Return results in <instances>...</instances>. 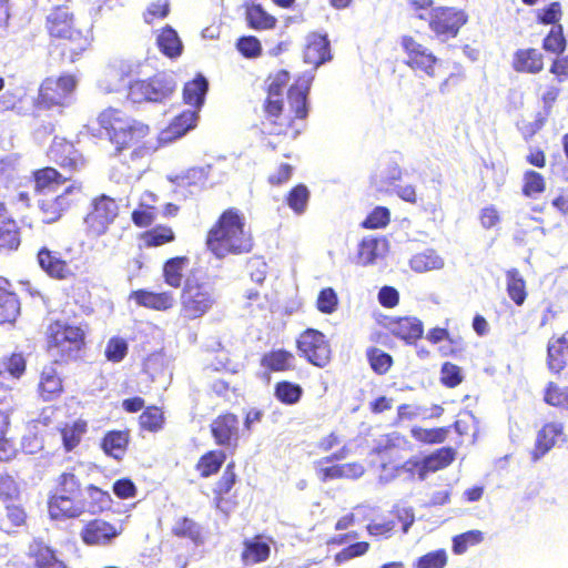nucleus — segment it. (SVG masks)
Segmentation results:
<instances>
[{
	"label": "nucleus",
	"mask_w": 568,
	"mask_h": 568,
	"mask_svg": "<svg viewBox=\"0 0 568 568\" xmlns=\"http://www.w3.org/2000/svg\"><path fill=\"white\" fill-rule=\"evenodd\" d=\"M113 499L108 490L94 484L83 486L75 468L59 474L48 495V513L52 520L77 519L84 514L100 515L111 509Z\"/></svg>",
	"instance_id": "obj_1"
},
{
	"label": "nucleus",
	"mask_w": 568,
	"mask_h": 568,
	"mask_svg": "<svg viewBox=\"0 0 568 568\" xmlns=\"http://www.w3.org/2000/svg\"><path fill=\"white\" fill-rule=\"evenodd\" d=\"M310 91V81L297 79L287 91L290 112L294 116L283 114V98L266 97L263 103L264 116L272 125L265 139V145L272 151L278 149L284 140H294L301 133L298 122L304 121L308 114L307 94Z\"/></svg>",
	"instance_id": "obj_2"
},
{
	"label": "nucleus",
	"mask_w": 568,
	"mask_h": 568,
	"mask_svg": "<svg viewBox=\"0 0 568 568\" xmlns=\"http://www.w3.org/2000/svg\"><path fill=\"white\" fill-rule=\"evenodd\" d=\"M204 244L217 260L250 253L254 240L244 212L235 206L224 209L207 229Z\"/></svg>",
	"instance_id": "obj_3"
},
{
	"label": "nucleus",
	"mask_w": 568,
	"mask_h": 568,
	"mask_svg": "<svg viewBox=\"0 0 568 568\" xmlns=\"http://www.w3.org/2000/svg\"><path fill=\"white\" fill-rule=\"evenodd\" d=\"M97 122L100 131L113 145L115 155L130 150L131 158L138 159L144 156L151 149L149 124L131 118L121 109L105 108L98 114Z\"/></svg>",
	"instance_id": "obj_4"
},
{
	"label": "nucleus",
	"mask_w": 568,
	"mask_h": 568,
	"mask_svg": "<svg viewBox=\"0 0 568 568\" xmlns=\"http://www.w3.org/2000/svg\"><path fill=\"white\" fill-rule=\"evenodd\" d=\"M50 39L58 41L62 61L74 62L90 47V39L67 6H57L45 18Z\"/></svg>",
	"instance_id": "obj_5"
},
{
	"label": "nucleus",
	"mask_w": 568,
	"mask_h": 568,
	"mask_svg": "<svg viewBox=\"0 0 568 568\" xmlns=\"http://www.w3.org/2000/svg\"><path fill=\"white\" fill-rule=\"evenodd\" d=\"M399 43L405 54L404 64L415 74L433 83L442 75L443 61L433 50L418 41L414 36H402ZM432 91L433 89L428 83L420 82V87L418 88L420 94L429 95Z\"/></svg>",
	"instance_id": "obj_6"
},
{
	"label": "nucleus",
	"mask_w": 568,
	"mask_h": 568,
	"mask_svg": "<svg viewBox=\"0 0 568 568\" xmlns=\"http://www.w3.org/2000/svg\"><path fill=\"white\" fill-rule=\"evenodd\" d=\"M217 301L219 294L213 283L189 277L180 292L179 316L185 322L201 320L212 312Z\"/></svg>",
	"instance_id": "obj_7"
},
{
	"label": "nucleus",
	"mask_w": 568,
	"mask_h": 568,
	"mask_svg": "<svg viewBox=\"0 0 568 568\" xmlns=\"http://www.w3.org/2000/svg\"><path fill=\"white\" fill-rule=\"evenodd\" d=\"M85 345V333L77 325L60 320L52 321L45 331V348L57 357V362L67 363L78 356Z\"/></svg>",
	"instance_id": "obj_8"
},
{
	"label": "nucleus",
	"mask_w": 568,
	"mask_h": 568,
	"mask_svg": "<svg viewBox=\"0 0 568 568\" xmlns=\"http://www.w3.org/2000/svg\"><path fill=\"white\" fill-rule=\"evenodd\" d=\"M120 215L118 201L106 194L92 197L89 210L83 217V230L88 237L98 239L105 235Z\"/></svg>",
	"instance_id": "obj_9"
},
{
	"label": "nucleus",
	"mask_w": 568,
	"mask_h": 568,
	"mask_svg": "<svg viewBox=\"0 0 568 568\" xmlns=\"http://www.w3.org/2000/svg\"><path fill=\"white\" fill-rule=\"evenodd\" d=\"M175 89L174 78L168 72L160 71L148 79L132 81L128 87V98L133 103L163 102Z\"/></svg>",
	"instance_id": "obj_10"
},
{
	"label": "nucleus",
	"mask_w": 568,
	"mask_h": 568,
	"mask_svg": "<svg viewBox=\"0 0 568 568\" xmlns=\"http://www.w3.org/2000/svg\"><path fill=\"white\" fill-rule=\"evenodd\" d=\"M295 346L300 357L308 364L325 368L333 359V348L327 336L316 328H305L295 341Z\"/></svg>",
	"instance_id": "obj_11"
},
{
	"label": "nucleus",
	"mask_w": 568,
	"mask_h": 568,
	"mask_svg": "<svg viewBox=\"0 0 568 568\" xmlns=\"http://www.w3.org/2000/svg\"><path fill=\"white\" fill-rule=\"evenodd\" d=\"M467 22V12L452 6L432 8L427 19L429 30L442 42L456 38Z\"/></svg>",
	"instance_id": "obj_12"
},
{
	"label": "nucleus",
	"mask_w": 568,
	"mask_h": 568,
	"mask_svg": "<svg viewBox=\"0 0 568 568\" xmlns=\"http://www.w3.org/2000/svg\"><path fill=\"white\" fill-rule=\"evenodd\" d=\"M75 87L77 79L73 74L63 73L59 77H48L40 84L36 106L44 110L62 108L67 105Z\"/></svg>",
	"instance_id": "obj_13"
},
{
	"label": "nucleus",
	"mask_w": 568,
	"mask_h": 568,
	"mask_svg": "<svg viewBox=\"0 0 568 568\" xmlns=\"http://www.w3.org/2000/svg\"><path fill=\"white\" fill-rule=\"evenodd\" d=\"M47 156L61 170L72 174L80 172L87 164L83 154L72 141L62 136H54L48 148Z\"/></svg>",
	"instance_id": "obj_14"
},
{
	"label": "nucleus",
	"mask_w": 568,
	"mask_h": 568,
	"mask_svg": "<svg viewBox=\"0 0 568 568\" xmlns=\"http://www.w3.org/2000/svg\"><path fill=\"white\" fill-rule=\"evenodd\" d=\"M82 190V183L74 182L67 186L60 194L41 200L39 202V210L43 222L50 224L59 221L67 211L79 202Z\"/></svg>",
	"instance_id": "obj_15"
},
{
	"label": "nucleus",
	"mask_w": 568,
	"mask_h": 568,
	"mask_svg": "<svg viewBox=\"0 0 568 568\" xmlns=\"http://www.w3.org/2000/svg\"><path fill=\"white\" fill-rule=\"evenodd\" d=\"M237 481L236 465L235 462L231 460L224 467L222 475L215 481L212 489L213 504L216 509L229 513L236 507L237 501L234 489Z\"/></svg>",
	"instance_id": "obj_16"
},
{
	"label": "nucleus",
	"mask_w": 568,
	"mask_h": 568,
	"mask_svg": "<svg viewBox=\"0 0 568 568\" xmlns=\"http://www.w3.org/2000/svg\"><path fill=\"white\" fill-rule=\"evenodd\" d=\"M122 534V527L103 518L95 517L83 524L81 541L89 547L108 546Z\"/></svg>",
	"instance_id": "obj_17"
},
{
	"label": "nucleus",
	"mask_w": 568,
	"mask_h": 568,
	"mask_svg": "<svg viewBox=\"0 0 568 568\" xmlns=\"http://www.w3.org/2000/svg\"><path fill=\"white\" fill-rule=\"evenodd\" d=\"M211 436L217 446L235 450L240 440L239 417L231 412L217 415L210 424Z\"/></svg>",
	"instance_id": "obj_18"
},
{
	"label": "nucleus",
	"mask_w": 568,
	"mask_h": 568,
	"mask_svg": "<svg viewBox=\"0 0 568 568\" xmlns=\"http://www.w3.org/2000/svg\"><path fill=\"white\" fill-rule=\"evenodd\" d=\"M37 261L40 268L51 278L65 281L74 276L70 262L63 258L58 251L42 246L37 253Z\"/></svg>",
	"instance_id": "obj_19"
},
{
	"label": "nucleus",
	"mask_w": 568,
	"mask_h": 568,
	"mask_svg": "<svg viewBox=\"0 0 568 568\" xmlns=\"http://www.w3.org/2000/svg\"><path fill=\"white\" fill-rule=\"evenodd\" d=\"M546 365L557 378H561L562 373L568 374V328L561 335L549 338Z\"/></svg>",
	"instance_id": "obj_20"
},
{
	"label": "nucleus",
	"mask_w": 568,
	"mask_h": 568,
	"mask_svg": "<svg viewBox=\"0 0 568 568\" xmlns=\"http://www.w3.org/2000/svg\"><path fill=\"white\" fill-rule=\"evenodd\" d=\"M564 425L558 422L545 423L536 434L534 448L530 450V459L536 463L547 455L559 440L564 439Z\"/></svg>",
	"instance_id": "obj_21"
},
{
	"label": "nucleus",
	"mask_w": 568,
	"mask_h": 568,
	"mask_svg": "<svg viewBox=\"0 0 568 568\" xmlns=\"http://www.w3.org/2000/svg\"><path fill=\"white\" fill-rule=\"evenodd\" d=\"M129 298L138 306L156 312H168L175 305V297L171 291L155 292L146 288H139L132 291Z\"/></svg>",
	"instance_id": "obj_22"
},
{
	"label": "nucleus",
	"mask_w": 568,
	"mask_h": 568,
	"mask_svg": "<svg viewBox=\"0 0 568 568\" xmlns=\"http://www.w3.org/2000/svg\"><path fill=\"white\" fill-rule=\"evenodd\" d=\"M21 244V229L10 214L4 202L0 201V252H14Z\"/></svg>",
	"instance_id": "obj_23"
},
{
	"label": "nucleus",
	"mask_w": 568,
	"mask_h": 568,
	"mask_svg": "<svg viewBox=\"0 0 568 568\" xmlns=\"http://www.w3.org/2000/svg\"><path fill=\"white\" fill-rule=\"evenodd\" d=\"M21 303L14 285L0 276V325L13 324L20 315Z\"/></svg>",
	"instance_id": "obj_24"
},
{
	"label": "nucleus",
	"mask_w": 568,
	"mask_h": 568,
	"mask_svg": "<svg viewBox=\"0 0 568 568\" xmlns=\"http://www.w3.org/2000/svg\"><path fill=\"white\" fill-rule=\"evenodd\" d=\"M28 557L34 568H68L59 551L42 539H33L29 546Z\"/></svg>",
	"instance_id": "obj_25"
},
{
	"label": "nucleus",
	"mask_w": 568,
	"mask_h": 568,
	"mask_svg": "<svg viewBox=\"0 0 568 568\" xmlns=\"http://www.w3.org/2000/svg\"><path fill=\"white\" fill-rule=\"evenodd\" d=\"M390 333L406 344H415L423 337L424 324L415 316H399L388 322Z\"/></svg>",
	"instance_id": "obj_26"
},
{
	"label": "nucleus",
	"mask_w": 568,
	"mask_h": 568,
	"mask_svg": "<svg viewBox=\"0 0 568 568\" xmlns=\"http://www.w3.org/2000/svg\"><path fill=\"white\" fill-rule=\"evenodd\" d=\"M511 68L518 73L538 74L545 69V57L536 48H521L514 52Z\"/></svg>",
	"instance_id": "obj_27"
},
{
	"label": "nucleus",
	"mask_w": 568,
	"mask_h": 568,
	"mask_svg": "<svg viewBox=\"0 0 568 568\" xmlns=\"http://www.w3.org/2000/svg\"><path fill=\"white\" fill-rule=\"evenodd\" d=\"M304 62L317 68L331 60L329 41L325 34L313 32L307 36L303 51Z\"/></svg>",
	"instance_id": "obj_28"
},
{
	"label": "nucleus",
	"mask_w": 568,
	"mask_h": 568,
	"mask_svg": "<svg viewBox=\"0 0 568 568\" xmlns=\"http://www.w3.org/2000/svg\"><path fill=\"white\" fill-rule=\"evenodd\" d=\"M261 367L267 373H285L296 368L295 355L285 348H272L262 354Z\"/></svg>",
	"instance_id": "obj_29"
},
{
	"label": "nucleus",
	"mask_w": 568,
	"mask_h": 568,
	"mask_svg": "<svg viewBox=\"0 0 568 568\" xmlns=\"http://www.w3.org/2000/svg\"><path fill=\"white\" fill-rule=\"evenodd\" d=\"M31 180L37 194L52 192L71 180V176H64L53 166H43L32 171Z\"/></svg>",
	"instance_id": "obj_30"
},
{
	"label": "nucleus",
	"mask_w": 568,
	"mask_h": 568,
	"mask_svg": "<svg viewBox=\"0 0 568 568\" xmlns=\"http://www.w3.org/2000/svg\"><path fill=\"white\" fill-rule=\"evenodd\" d=\"M456 454L455 448L444 446L425 456L420 462L416 463L419 477L424 478L428 473H436L448 467L456 459Z\"/></svg>",
	"instance_id": "obj_31"
},
{
	"label": "nucleus",
	"mask_w": 568,
	"mask_h": 568,
	"mask_svg": "<svg viewBox=\"0 0 568 568\" xmlns=\"http://www.w3.org/2000/svg\"><path fill=\"white\" fill-rule=\"evenodd\" d=\"M243 8L246 26L250 29L266 31L276 27V17L267 12L261 3L245 2Z\"/></svg>",
	"instance_id": "obj_32"
},
{
	"label": "nucleus",
	"mask_w": 568,
	"mask_h": 568,
	"mask_svg": "<svg viewBox=\"0 0 568 568\" xmlns=\"http://www.w3.org/2000/svg\"><path fill=\"white\" fill-rule=\"evenodd\" d=\"M392 517L382 518L381 520H372L366 526V531L375 538H389L396 529L397 523L402 521L403 532H407L412 526L414 518L403 519L399 511L392 513Z\"/></svg>",
	"instance_id": "obj_33"
},
{
	"label": "nucleus",
	"mask_w": 568,
	"mask_h": 568,
	"mask_svg": "<svg viewBox=\"0 0 568 568\" xmlns=\"http://www.w3.org/2000/svg\"><path fill=\"white\" fill-rule=\"evenodd\" d=\"M190 258L186 255H178L168 258L162 265V277L164 283L173 288H180L184 284L186 268Z\"/></svg>",
	"instance_id": "obj_34"
},
{
	"label": "nucleus",
	"mask_w": 568,
	"mask_h": 568,
	"mask_svg": "<svg viewBox=\"0 0 568 568\" xmlns=\"http://www.w3.org/2000/svg\"><path fill=\"white\" fill-rule=\"evenodd\" d=\"M207 91V79L202 73H197L192 80L184 83L182 90L183 102L199 112L204 104Z\"/></svg>",
	"instance_id": "obj_35"
},
{
	"label": "nucleus",
	"mask_w": 568,
	"mask_h": 568,
	"mask_svg": "<svg viewBox=\"0 0 568 568\" xmlns=\"http://www.w3.org/2000/svg\"><path fill=\"white\" fill-rule=\"evenodd\" d=\"M130 430H109L101 439V448L105 455L115 460H121L128 452Z\"/></svg>",
	"instance_id": "obj_36"
},
{
	"label": "nucleus",
	"mask_w": 568,
	"mask_h": 568,
	"mask_svg": "<svg viewBox=\"0 0 568 568\" xmlns=\"http://www.w3.org/2000/svg\"><path fill=\"white\" fill-rule=\"evenodd\" d=\"M271 555V546L261 535L243 540L241 560L244 565H256L266 561Z\"/></svg>",
	"instance_id": "obj_37"
},
{
	"label": "nucleus",
	"mask_w": 568,
	"mask_h": 568,
	"mask_svg": "<svg viewBox=\"0 0 568 568\" xmlns=\"http://www.w3.org/2000/svg\"><path fill=\"white\" fill-rule=\"evenodd\" d=\"M88 422L82 418H78L71 423H63L58 428L65 453L73 452L81 444L84 435L88 433Z\"/></svg>",
	"instance_id": "obj_38"
},
{
	"label": "nucleus",
	"mask_w": 568,
	"mask_h": 568,
	"mask_svg": "<svg viewBox=\"0 0 568 568\" xmlns=\"http://www.w3.org/2000/svg\"><path fill=\"white\" fill-rule=\"evenodd\" d=\"M544 402L559 410L568 412V374L558 381H549L544 389Z\"/></svg>",
	"instance_id": "obj_39"
},
{
	"label": "nucleus",
	"mask_w": 568,
	"mask_h": 568,
	"mask_svg": "<svg viewBox=\"0 0 568 568\" xmlns=\"http://www.w3.org/2000/svg\"><path fill=\"white\" fill-rule=\"evenodd\" d=\"M227 456L222 449H210L202 454L195 463L194 469L202 478L216 475L224 465Z\"/></svg>",
	"instance_id": "obj_40"
},
{
	"label": "nucleus",
	"mask_w": 568,
	"mask_h": 568,
	"mask_svg": "<svg viewBox=\"0 0 568 568\" xmlns=\"http://www.w3.org/2000/svg\"><path fill=\"white\" fill-rule=\"evenodd\" d=\"M38 392L44 402L57 399L63 393L62 378L54 368L49 367L42 371Z\"/></svg>",
	"instance_id": "obj_41"
},
{
	"label": "nucleus",
	"mask_w": 568,
	"mask_h": 568,
	"mask_svg": "<svg viewBox=\"0 0 568 568\" xmlns=\"http://www.w3.org/2000/svg\"><path fill=\"white\" fill-rule=\"evenodd\" d=\"M139 239L145 248H152L173 243L176 240V234L171 226L158 224L142 232Z\"/></svg>",
	"instance_id": "obj_42"
},
{
	"label": "nucleus",
	"mask_w": 568,
	"mask_h": 568,
	"mask_svg": "<svg viewBox=\"0 0 568 568\" xmlns=\"http://www.w3.org/2000/svg\"><path fill=\"white\" fill-rule=\"evenodd\" d=\"M166 423L164 409L158 405L146 406L138 418L140 430L156 434L164 429Z\"/></svg>",
	"instance_id": "obj_43"
},
{
	"label": "nucleus",
	"mask_w": 568,
	"mask_h": 568,
	"mask_svg": "<svg viewBox=\"0 0 568 568\" xmlns=\"http://www.w3.org/2000/svg\"><path fill=\"white\" fill-rule=\"evenodd\" d=\"M506 291L517 306H521L527 300L526 281L518 268H510L506 272Z\"/></svg>",
	"instance_id": "obj_44"
},
{
	"label": "nucleus",
	"mask_w": 568,
	"mask_h": 568,
	"mask_svg": "<svg viewBox=\"0 0 568 568\" xmlns=\"http://www.w3.org/2000/svg\"><path fill=\"white\" fill-rule=\"evenodd\" d=\"M197 121V111L183 110L172 119L165 129L170 139H178L183 136L187 131L195 128Z\"/></svg>",
	"instance_id": "obj_45"
},
{
	"label": "nucleus",
	"mask_w": 568,
	"mask_h": 568,
	"mask_svg": "<svg viewBox=\"0 0 568 568\" xmlns=\"http://www.w3.org/2000/svg\"><path fill=\"white\" fill-rule=\"evenodd\" d=\"M304 394L303 387L288 379H282L274 385V397L283 405L297 404Z\"/></svg>",
	"instance_id": "obj_46"
},
{
	"label": "nucleus",
	"mask_w": 568,
	"mask_h": 568,
	"mask_svg": "<svg viewBox=\"0 0 568 568\" xmlns=\"http://www.w3.org/2000/svg\"><path fill=\"white\" fill-rule=\"evenodd\" d=\"M13 407L7 397H0V449L12 455V443L14 440L8 436L11 426V415Z\"/></svg>",
	"instance_id": "obj_47"
},
{
	"label": "nucleus",
	"mask_w": 568,
	"mask_h": 568,
	"mask_svg": "<svg viewBox=\"0 0 568 568\" xmlns=\"http://www.w3.org/2000/svg\"><path fill=\"white\" fill-rule=\"evenodd\" d=\"M156 44L159 50L169 58H176L182 52V42L176 31L170 26L161 29L156 39Z\"/></svg>",
	"instance_id": "obj_48"
},
{
	"label": "nucleus",
	"mask_w": 568,
	"mask_h": 568,
	"mask_svg": "<svg viewBox=\"0 0 568 568\" xmlns=\"http://www.w3.org/2000/svg\"><path fill=\"white\" fill-rule=\"evenodd\" d=\"M450 432V426L425 428L420 426H414L410 429L412 437L424 445H436L444 443Z\"/></svg>",
	"instance_id": "obj_49"
},
{
	"label": "nucleus",
	"mask_w": 568,
	"mask_h": 568,
	"mask_svg": "<svg viewBox=\"0 0 568 568\" xmlns=\"http://www.w3.org/2000/svg\"><path fill=\"white\" fill-rule=\"evenodd\" d=\"M173 536L182 539H189L194 544L202 541L201 526L187 516L180 517L171 528Z\"/></svg>",
	"instance_id": "obj_50"
},
{
	"label": "nucleus",
	"mask_w": 568,
	"mask_h": 568,
	"mask_svg": "<svg viewBox=\"0 0 568 568\" xmlns=\"http://www.w3.org/2000/svg\"><path fill=\"white\" fill-rule=\"evenodd\" d=\"M311 192L308 187L298 183L294 185L285 195V203L296 214H303L308 205Z\"/></svg>",
	"instance_id": "obj_51"
},
{
	"label": "nucleus",
	"mask_w": 568,
	"mask_h": 568,
	"mask_svg": "<svg viewBox=\"0 0 568 568\" xmlns=\"http://www.w3.org/2000/svg\"><path fill=\"white\" fill-rule=\"evenodd\" d=\"M27 513L21 505H7L6 517L0 521V529L8 535L16 532L27 524Z\"/></svg>",
	"instance_id": "obj_52"
},
{
	"label": "nucleus",
	"mask_w": 568,
	"mask_h": 568,
	"mask_svg": "<svg viewBox=\"0 0 568 568\" xmlns=\"http://www.w3.org/2000/svg\"><path fill=\"white\" fill-rule=\"evenodd\" d=\"M366 358L369 367L377 375L387 374L394 364L392 355L377 347H368Z\"/></svg>",
	"instance_id": "obj_53"
},
{
	"label": "nucleus",
	"mask_w": 568,
	"mask_h": 568,
	"mask_svg": "<svg viewBox=\"0 0 568 568\" xmlns=\"http://www.w3.org/2000/svg\"><path fill=\"white\" fill-rule=\"evenodd\" d=\"M542 49L546 52L559 55L565 52L567 48V40L564 33V27L557 24L552 27L541 42Z\"/></svg>",
	"instance_id": "obj_54"
},
{
	"label": "nucleus",
	"mask_w": 568,
	"mask_h": 568,
	"mask_svg": "<svg viewBox=\"0 0 568 568\" xmlns=\"http://www.w3.org/2000/svg\"><path fill=\"white\" fill-rule=\"evenodd\" d=\"M546 190V180L544 175L534 170H527L523 176L521 193L526 197H535Z\"/></svg>",
	"instance_id": "obj_55"
},
{
	"label": "nucleus",
	"mask_w": 568,
	"mask_h": 568,
	"mask_svg": "<svg viewBox=\"0 0 568 568\" xmlns=\"http://www.w3.org/2000/svg\"><path fill=\"white\" fill-rule=\"evenodd\" d=\"M410 267L418 273L438 270L443 266V260L433 252L415 254L409 261Z\"/></svg>",
	"instance_id": "obj_56"
},
{
	"label": "nucleus",
	"mask_w": 568,
	"mask_h": 568,
	"mask_svg": "<svg viewBox=\"0 0 568 568\" xmlns=\"http://www.w3.org/2000/svg\"><path fill=\"white\" fill-rule=\"evenodd\" d=\"M290 73L286 70H278L271 73L265 81L266 97L282 98L284 89L290 82Z\"/></svg>",
	"instance_id": "obj_57"
},
{
	"label": "nucleus",
	"mask_w": 568,
	"mask_h": 568,
	"mask_svg": "<svg viewBox=\"0 0 568 568\" xmlns=\"http://www.w3.org/2000/svg\"><path fill=\"white\" fill-rule=\"evenodd\" d=\"M316 308L320 313L331 315L335 313L339 305V298L333 287H324L318 292L316 298Z\"/></svg>",
	"instance_id": "obj_58"
},
{
	"label": "nucleus",
	"mask_w": 568,
	"mask_h": 568,
	"mask_svg": "<svg viewBox=\"0 0 568 568\" xmlns=\"http://www.w3.org/2000/svg\"><path fill=\"white\" fill-rule=\"evenodd\" d=\"M448 562V555L444 548L428 551L425 555L418 557L413 568H444Z\"/></svg>",
	"instance_id": "obj_59"
},
{
	"label": "nucleus",
	"mask_w": 568,
	"mask_h": 568,
	"mask_svg": "<svg viewBox=\"0 0 568 568\" xmlns=\"http://www.w3.org/2000/svg\"><path fill=\"white\" fill-rule=\"evenodd\" d=\"M390 222V212L385 206L374 207L366 219L361 223V226L366 230H376L386 227Z\"/></svg>",
	"instance_id": "obj_60"
},
{
	"label": "nucleus",
	"mask_w": 568,
	"mask_h": 568,
	"mask_svg": "<svg viewBox=\"0 0 568 568\" xmlns=\"http://www.w3.org/2000/svg\"><path fill=\"white\" fill-rule=\"evenodd\" d=\"M484 535L480 530H468L456 535L453 538V551L457 555L464 554L471 546L483 541Z\"/></svg>",
	"instance_id": "obj_61"
},
{
	"label": "nucleus",
	"mask_w": 568,
	"mask_h": 568,
	"mask_svg": "<svg viewBox=\"0 0 568 568\" xmlns=\"http://www.w3.org/2000/svg\"><path fill=\"white\" fill-rule=\"evenodd\" d=\"M129 346L124 338L119 336L111 337L104 349V356L109 362L120 363L128 354Z\"/></svg>",
	"instance_id": "obj_62"
},
{
	"label": "nucleus",
	"mask_w": 568,
	"mask_h": 568,
	"mask_svg": "<svg viewBox=\"0 0 568 568\" xmlns=\"http://www.w3.org/2000/svg\"><path fill=\"white\" fill-rule=\"evenodd\" d=\"M377 239L364 237L358 245L357 263L363 266L373 264L377 257Z\"/></svg>",
	"instance_id": "obj_63"
},
{
	"label": "nucleus",
	"mask_w": 568,
	"mask_h": 568,
	"mask_svg": "<svg viewBox=\"0 0 568 568\" xmlns=\"http://www.w3.org/2000/svg\"><path fill=\"white\" fill-rule=\"evenodd\" d=\"M156 209L153 205L140 203L131 213L132 223L139 229H146L153 224Z\"/></svg>",
	"instance_id": "obj_64"
}]
</instances>
